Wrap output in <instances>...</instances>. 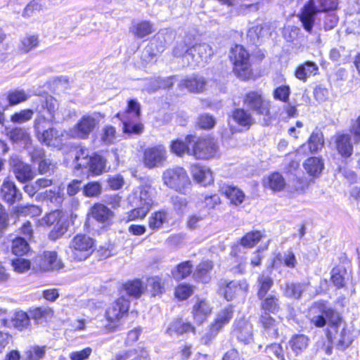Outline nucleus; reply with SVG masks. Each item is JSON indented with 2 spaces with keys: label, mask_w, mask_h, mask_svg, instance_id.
<instances>
[{
  "label": "nucleus",
  "mask_w": 360,
  "mask_h": 360,
  "mask_svg": "<svg viewBox=\"0 0 360 360\" xmlns=\"http://www.w3.org/2000/svg\"><path fill=\"white\" fill-rule=\"evenodd\" d=\"M102 192L101 185L96 181L90 182L86 184L83 188V193L85 196L92 198L99 195Z\"/></svg>",
  "instance_id": "13d9d810"
},
{
  "label": "nucleus",
  "mask_w": 360,
  "mask_h": 360,
  "mask_svg": "<svg viewBox=\"0 0 360 360\" xmlns=\"http://www.w3.org/2000/svg\"><path fill=\"white\" fill-rule=\"evenodd\" d=\"M91 156L89 155L86 149L81 148L77 152L75 162L77 168H85L89 166Z\"/></svg>",
  "instance_id": "6e6d98bb"
},
{
  "label": "nucleus",
  "mask_w": 360,
  "mask_h": 360,
  "mask_svg": "<svg viewBox=\"0 0 360 360\" xmlns=\"http://www.w3.org/2000/svg\"><path fill=\"white\" fill-rule=\"evenodd\" d=\"M190 171L193 179L202 186H206L214 181L212 172L207 167L194 164L191 166Z\"/></svg>",
  "instance_id": "a211bd4d"
},
{
  "label": "nucleus",
  "mask_w": 360,
  "mask_h": 360,
  "mask_svg": "<svg viewBox=\"0 0 360 360\" xmlns=\"http://www.w3.org/2000/svg\"><path fill=\"white\" fill-rule=\"evenodd\" d=\"M212 55L213 51L209 44H199L192 46L186 56H190L191 61H189V65L194 67L207 63Z\"/></svg>",
  "instance_id": "ddd939ff"
},
{
  "label": "nucleus",
  "mask_w": 360,
  "mask_h": 360,
  "mask_svg": "<svg viewBox=\"0 0 360 360\" xmlns=\"http://www.w3.org/2000/svg\"><path fill=\"white\" fill-rule=\"evenodd\" d=\"M34 103L37 104L35 109L41 110L44 113L46 110L51 119H55L56 112L58 109V102L52 96L45 95L40 96L37 98Z\"/></svg>",
  "instance_id": "aec40b11"
},
{
  "label": "nucleus",
  "mask_w": 360,
  "mask_h": 360,
  "mask_svg": "<svg viewBox=\"0 0 360 360\" xmlns=\"http://www.w3.org/2000/svg\"><path fill=\"white\" fill-rule=\"evenodd\" d=\"M162 180L166 186L182 194H186L191 184L186 170L179 166L165 169Z\"/></svg>",
  "instance_id": "7ed1b4c3"
},
{
  "label": "nucleus",
  "mask_w": 360,
  "mask_h": 360,
  "mask_svg": "<svg viewBox=\"0 0 360 360\" xmlns=\"http://www.w3.org/2000/svg\"><path fill=\"white\" fill-rule=\"evenodd\" d=\"M39 44V34L27 32L20 37L17 44V50L21 54H26L38 48Z\"/></svg>",
  "instance_id": "dca6fc26"
},
{
  "label": "nucleus",
  "mask_w": 360,
  "mask_h": 360,
  "mask_svg": "<svg viewBox=\"0 0 360 360\" xmlns=\"http://www.w3.org/2000/svg\"><path fill=\"white\" fill-rule=\"evenodd\" d=\"M167 150L164 146L148 148L143 154V163L149 169L162 167L167 160Z\"/></svg>",
  "instance_id": "f8f14e48"
},
{
  "label": "nucleus",
  "mask_w": 360,
  "mask_h": 360,
  "mask_svg": "<svg viewBox=\"0 0 360 360\" xmlns=\"http://www.w3.org/2000/svg\"><path fill=\"white\" fill-rule=\"evenodd\" d=\"M167 213L158 211L151 214L148 219V226L152 230L159 229L167 221Z\"/></svg>",
  "instance_id": "a19ab883"
},
{
  "label": "nucleus",
  "mask_w": 360,
  "mask_h": 360,
  "mask_svg": "<svg viewBox=\"0 0 360 360\" xmlns=\"http://www.w3.org/2000/svg\"><path fill=\"white\" fill-rule=\"evenodd\" d=\"M263 185L274 192H278L284 189L285 181L278 172H274L263 180Z\"/></svg>",
  "instance_id": "b1692460"
},
{
  "label": "nucleus",
  "mask_w": 360,
  "mask_h": 360,
  "mask_svg": "<svg viewBox=\"0 0 360 360\" xmlns=\"http://www.w3.org/2000/svg\"><path fill=\"white\" fill-rule=\"evenodd\" d=\"M257 297L258 299H262L274 285V280L269 274L262 272L257 278Z\"/></svg>",
  "instance_id": "a878e982"
},
{
  "label": "nucleus",
  "mask_w": 360,
  "mask_h": 360,
  "mask_svg": "<svg viewBox=\"0 0 360 360\" xmlns=\"http://www.w3.org/2000/svg\"><path fill=\"white\" fill-rule=\"evenodd\" d=\"M192 267L193 266L189 261L182 262L172 271V275L176 280L183 279L190 275Z\"/></svg>",
  "instance_id": "3c124183"
},
{
  "label": "nucleus",
  "mask_w": 360,
  "mask_h": 360,
  "mask_svg": "<svg viewBox=\"0 0 360 360\" xmlns=\"http://www.w3.org/2000/svg\"><path fill=\"white\" fill-rule=\"evenodd\" d=\"M309 345V338L304 335H295L289 341V345L296 356L304 351Z\"/></svg>",
  "instance_id": "7c9ffc66"
},
{
  "label": "nucleus",
  "mask_w": 360,
  "mask_h": 360,
  "mask_svg": "<svg viewBox=\"0 0 360 360\" xmlns=\"http://www.w3.org/2000/svg\"><path fill=\"white\" fill-rule=\"evenodd\" d=\"M233 337L245 344L252 342L253 340L252 326L246 321L241 319L236 321L231 332Z\"/></svg>",
  "instance_id": "2eb2a0df"
},
{
  "label": "nucleus",
  "mask_w": 360,
  "mask_h": 360,
  "mask_svg": "<svg viewBox=\"0 0 360 360\" xmlns=\"http://www.w3.org/2000/svg\"><path fill=\"white\" fill-rule=\"evenodd\" d=\"M30 250L27 241L23 238H16L12 241L11 252L15 255L22 256Z\"/></svg>",
  "instance_id": "79ce46f5"
},
{
  "label": "nucleus",
  "mask_w": 360,
  "mask_h": 360,
  "mask_svg": "<svg viewBox=\"0 0 360 360\" xmlns=\"http://www.w3.org/2000/svg\"><path fill=\"white\" fill-rule=\"evenodd\" d=\"M34 115V111L30 109H24L11 115V121L13 123H24L30 120Z\"/></svg>",
  "instance_id": "5fc2aeb1"
},
{
  "label": "nucleus",
  "mask_w": 360,
  "mask_h": 360,
  "mask_svg": "<svg viewBox=\"0 0 360 360\" xmlns=\"http://www.w3.org/2000/svg\"><path fill=\"white\" fill-rule=\"evenodd\" d=\"M134 207L127 213V221H134L138 219H143L149 210L141 206H131Z\"/></svg>",
  "instance_id": "0e129e2a"
},
{
  "label": "nucleus",
  "mask_w": 360,
  "mask_h": 360,
  "mask_svg": "<svg viewBox=\"0 0 360 360\" xmlns=\"http://www.w3.org/2000/svg\"><path fill=\"white\" fill-rule=\"evenodd\" d=\"M224 321H225L224 316L217 319L215 323H213L211 326V328H210L211 333L207 334L205 336H203L202 338V340H201L202 342L205 345H207L211 341L212 338L215 336L217 332L223 327V326L224 324Z\"/></svg>",
  "instance_id": "4d7b16f0"
},
{
  "label": "nucleus",
  "mask_w": 360,
  "mask_h": 360,
  "mask_svg": "<svg viewBox=\"0 0 360 360\" xmlns=\"http://www.w3.org/2000/svg\"><path fill=\"white\" fill-rule=\"evenodd\" d=\"M154 193L150 185H141L133 191L128 200L131 206H141L150 211L154 202Z\"/></svg>",
  "instance_id": "6e6552de"
},
{
  "label": "nucleus",
  "mask_w": 360,
  "mask_h": 360,
  "mask_svg": "<svg viewBox=\"0 0 360 360\" xmlns=\"http://www.w3.org/2000/svg\"><path fill=\"white\" fill-rule=\"evenodd\" d=\"M10 165L12 167L13 172L15 178L20 182L24 183L27 181L32 180L35 175L34 172L32 169L31 167L20 160L17 158H11Z\"/></svg>",
  "instance_id": "4468645a"
},
{
  "label": "nucleus",
  "mask_w": 360,
  "mask_h": 360,
  "mask_svg": "<svg viewBox=\"0 0 360 360\" xmlns=\"http://www.w3.org/2000/svg\"><path fill=\"white\" fill-rule=\"evenodd\" d=\"M153 32V25L148 21H143L133 27V33L139 38H143Z\"/></svg>",
  "instance_id": "603ef678"
},
{
  "label": "nucleus",
  "mask_w": 360,
  "mask_h": 360,
  "mask_svg": "<svg viewBox=\"0 0 360 360\" xmlns=\"http://www.w3.org/2000/svg\"><path fill=\"white\" fill-rule=\"evenodd\" d=\"M346 271L344 269L334 268L332 270L331 280L335 285L341 288L344 285L345 281Z\"/></svg>",
  "instance_id": "bf43d9fd"
},
{
  "label": "nucleus",
  "mask_w": 360,
  "mask_h": 360,
  "mask_svg": "<svg viewBox=\"0 0 360 360\" xmlns=\"http://www.w3.org/2000/svg\"><path fill=\"white\" fill-rule=\"evenodd\" d=\"M262 234L260 231H252L247 233L240 240V245L236 244L232 247L231 255L236 257L238 252L240 250V246L244 248H250L254 247L262 238Z\"/></svg>",
  "instance_id": "4be33fe9"
},
{
  "label": "nucleus",
  "mask_w": 360,
  "mask_h": 360,
  "mask_svg": "<svg viewBox=\"0 0 360 360\" xmlns=\"http://www.w3.org/2000/svg\"><path fill=\"white\" fill-rule=\"evenodd\" d=\"M212 268V264L210 262H202L197 266L193 277L202 283H207L210 280L209 273Z\"/></svg>",
  "instance_id": "4c0bfd02"
},
{
  "label": "nucleus",
  "mask_w": 360,
  "mask_h": 360,
  "mask_svg": "<svg viewBox=\"0 0 360 360\" xmlns=\"http://www.w3.org/2000/svg\"><path fill=\"white\" fill-rule=\"evenodd\" d=\"M191 330H194V327L190 323H184L182 320L176 319L174 321L167 330V333L172 335L173 333L181 335Z\"/></svg>",
  "instance_id": "58836bf2"
},
{
  "label": "nucleus",
  "mask_w": 360,
  "mask_h": 360,
  "mask_svg": "<svg viewBox=\"0 0 360 360\" xmlns=\"http://www.w3.org/2000/svg\"><path fill=\"white\" fill-rule=\"evenodd\" d=\"M226 198L230 200L231 204L237 206L243 202L245 194L236 187L229 186L226 187Z\"/></svg>",
  "instance_id": "a18cd8bd"
},
{
  "label": "nucleus",
  "mask_w": 360,
  "mask_h": 360,
  "mask_svg": "<svg viewBox=\"0 0 360 360\" xmlns=\"http://www.w3.org/2000/svg\"><path fill=\"white\" fill-rule=\"evenodd\" d=\"M259 300L262 301L261 307L265 311L276 313L280 309L279 298L276 295L269 294Z\"/></svg>",
  "instance_id": "473e14b6"
},
{
  "label": "nucleus",
  "mask_w": 360,
  "mask_h": 360,
  "mask_svg": "<svg viewBox=\"0 0 360 360\" xmlns=\"http://www.w3.org/2000/svg\"><path fill=\"white\" fill-rule=\"evenodd\" d=\"M304 167L310 176L317 177L322 172L324 164L321 158L312 157L308 158L305 161L304 163Z\"/></svg>",
  "instance_id": "cd10ccee"
},
{
  "label": "nucleus",
  "mask_w": 360,
  "mask_h": 360,
  "mask_svg": "<svg viewBox=\"0 0 360 360\" xmlns=\"http://www.w3.org/2000/svg\"><path fill=\"white\" fill-rule=\"evenodd\" d=\"M336 147L342 157L349 158L353 152L350 136L349 134L338 135L336 138Z\"/></svg>",
  "instance_id": "bb28decb"
},
{
  "label": "nucleus",
  "mask_w": 360,
  "mask_h": 360,
  "mask_svg": "<svg viewBox=\"0 0 360 360\" xmlns=\"http://www.w3.org/2000/svg\"><path fill=\"white\" fill-rule=\"evenodd\" d=\"M61 212L59 210L53 211L44 216L41 219V224L51 226L60 221Z\"/></svg>",
  "instance_id": "69168bd1"
},
{
  "label": "nucleus",
  "mask_w": 360,
  "mask_h": 360,
  "mask_svg": "<svg viewBox=\"0 0 360 360\" xmlns=\"http://www.w3.org/2000/svg\"><path fill=\"white\" fill-rule=\"evenodd\" d=\"M105 167V160L100 155H95L91 156L89 166H86V168H88L92 174L98 175L104 171Z\"/></svg>",
  "instance_id": "c03bdc74"
},
{
  "label": "nucleus",
  "mask_w": 360,
  "mask_h": 360,
  "mask_svg": "<svg viewBox=\"0 0 360 360\" xmlns=\"http://www.w3.org/2000/svg\"><path fill=\"white\" fill-rule=\"evenodd\" d=\"M31 263L24 258H18L12 260V267L17 273H24L30 269Z\"/></svg>",
  "instance_id": "e2e57ef3"
},
{
  "label": "nucleus",
  "mask_w": 360,
  "mask_h": 360,
  "mask_svg": "<svg viewBox=\"0 0 360 360\" xmlns=\"http://www.w3.org/2000/svg\"><path fill=\"white\" fill-rule=\"evenodd\" d=\"M46 352V347H30L25 352L23 360H40Z\"/></svg>",
  "instance_id": "de8ad7c7"
},
{
  "label": "nucleus",
  "mask_w": 360,
  "mask_h": 360,
  "mask_svg": "<svg viewBox=\"0 0 360 360\" xmlns=\"http://www.w3.org/2000/svg\"><path fill=\"white\" fill-rule=\"evenodd\" d=\"M174 76L168 77H158L150 81V86L147 89L148 92H154L160 89H169L173 86Z\"/></svg>",
  "instance_id": "e433bc0d"
},
{
  "label": "nucleus",
  "mask_w": 360,
  "mask_h": 360,
  "mask_svg": "<svg viewBox=\"0 0 360 360\" xmlns=\"http://www.w3.org/2000/svg\"><path fill=\"white\" fill-rule=\"evenodd\" d=\"M1 196L2 199L8 203L13 205L22 199V193L11 181H4L1 187Z\"/></svg>",
  "instance_id": "412c9836"
},
{
  "label": "nucleus",
  "mask_w": 360,
  "mask_h": 360,
  "mask_svg": "<svg viewBox=\"0 0 360 360\" xmlns=\"http://www.w3.org/2000/svg\"><path fill=\"white\" fill-rule=\"evenodd\" d=\"M174 34L172 30L169 29L160 30L153 36L149 45L144 49V57L148 55L150 60H153L157 54L164 51L167 45L174 39Z\"/></svg>",
  "instance_id": "39448f33"
},
{
  "label": "nucleus",
  "mask_w": 360,
  "mask_h": 360,
  "mask_svg": "<svg viewBox=\"0 0 360 360\" xmlns=\"http://www.w3.org/2000/svg\"><path fill=\"white\" fill-rule=\"evenodd\" d=\"M243 105L248 110L254 112L257 115L262 117V125L268 126L270 124L271 105L263 96L262 91H249L243 96Z\"/></svg>",
  "instance_id": "f03ea898"
},
{
  "label": "nucleus",
  "mask_w": 360,
  "mask_h": 360,
  "mask_svg": "<svg viewBox=\"0 0 360 360\" xmlns=\"http://www.w3.org/2000/svg\"><path fill=\"white\" fill-rule=\"evenodd\" d=\"M29 96L24 90L15 89L9 91L7 95V100L10 105H15L22 102L26 101Z\"/></svg>",
  "instance_id": "49530a36"
},
{
  "label": "nucleus",
  "mask_w": 360,
  "mask_h": 360,
  "mask_svg": "<svg viewBox=\"0 0 360 360\" xmlns=\"http://www.w3.org/2000/svg\"><path fill=\"white\" fill-rule=\"evenodd\" d=\"M233 119L239 125L249 128L255 121L251 112L243 108H237L233 112Z\"/></svg>",
  "instance_id": "c85d7f7f"
},
{
  "label": "nucleus",
  "mask_w": 360,
  "mask_h": 360,
  "mask_svg": "<svg viewBox=\"0 0 360 360\" xmlns=\"http://www.w3.org/2000/svg\"><path fill=\"white\" fill-rule=\"evenodd\" d=\"M101 114L94 112L81 117L72 129V135L81 139H86L98 125Z\"/></svg>",
  "instance_id": "1a4fd4ad"
},
{
  "label": "nucleus",
  "mask_w": 360,
  "mask_h": 360,
  "mask_svg": "<svg viewBox=\"0 0 360 360\" xmlns=\"http://www.w3.org/2000/svg\"><path fill=\"white\" fill-rule=\"evenodd\" d=\"M91 214L95 220L103 226L111 224L114 217L113 212L101 203H96L91 207Z\"/></svg>",
  "instance_id": "f3484780"
},
{
  "label": "nucleus",
  "mask_w": 360,
  "mask_h": 360,
  "mask_svg": "<svg viewBox=\"0 0 360 360\" xmlns=\"http://www.w3.org/2000/svg\"><path fill=\"white\" fill-rule=\"evenodd\" d=\"M53 310L50 308H35L30 311V319L39 321L42 318H46L48 316H53Z\"/></svg>",
  "instance_id": "680f3d73"
},
{
  "label": "nucleus",
  "mask_w": 360,
  "mask_h": 360,
  "mask_svg": "<svg viewBox=\"0 0 360 360\" xmlns=\"http://www.w3.org/2000/svg\"><path fill=\"white\" fill-rule=\"evenodd\" d=\"M171 201L173 205L174 210L179 214H182L185 212L187 205L188 201L186 198L183 197H179L177 195L172 196L171 198Z\"/></svg>",
  "instance_id": "774afa93"
},
{
  "label": "nucleus",
  "mask_w": 360,
  "mask_h": 360,
  "mask_svg": "<svg viewBox=\"0 0 360 360\" xmlns=\"http://www.w3.org/2000/svg\"><path fill=\"white\" fill-rule=\"evenodd\" d=\"M265 352L270 357L274 356L279 360H285L283 348L279 344L274 343L266 346Z\"/></svg>",
  "instance_id": "338daca9"
},
{
  "label": "nucleus",
  "mask_w": 360,
  "mask_h": 360,
  "mask_svg": "<svg viewBox=\"0 0 360 360\" xmlns=\"http://www.w3.org/2000/svg\"><path fill=\"white\" fill-rule=\"evenodd\" d=\"M33 267L41 271L59 270L63 267V264L58 258L56 252L46 251L42 255L36 256L32 262Z\"/></svg>",
  "instance_id": "9d476101"
},
{
  "label": "nucleus",
  "mask_w": 360,
  "mask_h": 360,
  "mask_svg": "<svg viewBox=\"0 0 360 360\" xmlns=\"http://www.w3.org/2000/svg\"><path fill=\"white\" fill-rule=\"evenodd\" d=\"M218 146L214 139L210 138H199L194 143L191 155L196 159H208L214 155Z\"/></svg>",
  "instance_id": "9b49d317"
},
{
  "label": "nucleus",
  "mask_w": 360,
  "mask_h": 360,
  "mask_svg": "<svg viewBox=\"0 0 360 360\" xmlns=\"http://www.w3.org/2000/svg\"><path fill=\"white\" fill-rule=\"evenodd\" d=\"M42 143L49 146H56L60 141V134L54 127H49L37 136Z\"/></svg>",
  "instance_id": "5701e85b"
},
{
  "label": "nucleus",
  "mask_w": 360,
  "mask_h": 360,
  "mask_svg": "<svg viewBox=\"0 0 360 360\" xmlns=\"http://www.w3.org/2000/svg\"><path fill=\"white\" fill-rule=\"evenodd\" d=\"M191 42L188 39H184L178 41L173 49V53L175 56L181 57L184 56L189 61L190 56H186L190 52Z\"/></svg>",
  "instance_id": "8fccbe9b"
},
{
  "label": "nucleus",
  "mask_w": 360,
  "mask_h": 360,
  "mask_svg": "<svg viewBox=\"0 0 360 360\" xmlns=\"http://www.w3.org/2000/svg\"><path fill=\"white\" fill-rule=\"evenodd\" d=\"M170 148L171 151L178 156H182L185 153L191 155V153L186 144L180 140L172 141Z\"/></svg>",
  "instance_id": "052dcab7"
},
{
  "label": "nucleus",
  "mask_w": 360,
  "mask_h": 360,
  "mask_svg": "<svg viewBox=\"0 0 360 360\" xmlns=\"http://www.w3.org/2000/svg\"><path fill=\"white\" fill-rule=\"evenodd\" d=\"M35 112L37 113V116L34 121V129L37 136L41 133L44 130H46V127L50 123H52L55 119H51V117H45L44 113H41V110L39 109H35Z\"/></svg>",
  "instance_id": "ea45409f"
},
{
  "label": "nucleus",
  "mask_w": 360,
  "mask_h": 360,
  "mask_svg": "<svg viewBox=\"0 0 360 360\" xmlns=\"http://www.w3.org/2000/svg\"><path fill=\"white\" fill-rule=\"evenodd\" d=\"M8 136L13 142H22L25 145L30 143L31 138L25 128L16 127L8 132Z\"/></svg>",
  "instance_id": "f704fd0d"
},
{
  "label": "nucleus",
  "mask_w": 360,
  "mask_h": 360,
  "mask_svg": "<svg viewBox=\"0 0 360 360\" xmlns=\"http://www.w3.org/2000/svg\"><path fill=\"white\" fill-rule=\"evenodd\" d=\"M146 288L139 280H134L128 282L124 285L123 291L129 296L135 298L139 297L145 291Z\"/></svg>",
  "instance_id": "c9c22d12"
},
{
  "label": "nucleus",
  "mask_w": 360,
  "mask_h": 360,
  "mask_svg": "<svg viewBox=\"0 0 360 360\" xmlns=\"http://www.w3.org/2000/svg\"><path fill=\"white\" fill-rule=\"evenodd\" d=\"M207 80L201 76L193 75L181 79L179 84L180 89L186 88L189 92L201 93L206 89Z\"/></svg>",
  "instance_id": "6ab92c4d"
},
{
  "label": "nucleus",
  "mask_w": 360,
  "mask_h": 360,
  "mask_svg": "<svg viewBox=\"0 0 360 360\" xmlns=\"http://www.w3.org/2000/svg\"><path fill=\"white\" fill-rule=\"evenodd\" d=\"M12 323L15 328L22 330L29 326L30 316L24 311H18L15 314Z\"/></svg>",
  "instance_id": "09e8293b"
},
{
  "label": "nucleus",
  "mask_w": 360,
  "mask_h": 360,
  "mask_svg": "<svg viewBox=\"0 0 360 360\" xmlns=\"http://www.w3.org/2000/svg\"><path fill=\"white\" fill-rule=\"evenodd\" d=\"M212 309L205 300L198 301L193 307V316L195 321L202 323L210 314Z\"/></svg>",
  "instance_id": "393cba45"
},
{
  "label": "nucleus",
  "mask_w": 360,
  "mask_h": 360,
  "mask_svg": "<svg viewBox=\"0 0 360 360\" xmlns=\"http://www.w3.org/2000/svg\"><path fill=\"white\" fill-rule=\"evenodd\" d=\"M319 68L316 64L313 62L307 61L298 67L295 72L297 78L305 81L307 77L317 73Z\"/></svg>",
  "instance_id": "2f4dec72"
},
{
  "label": "nucleus",
  "mask_w": 360,
  "mask_h": 360,
  "mask_svg": "<svg viewBox=\"0 0 360 360\" xmlns=\"http://www.w3.org/2000/svg\"><path fill=\"white\" fill-rule=\"evenodd\" d=\"M260 321L263 327L269 330V335L274 338L278 336L277 328H276L275 320L267 313L262 315L260 319Z\"/></svg>",
  "instance_id": "864d4df0"
},
{
  "label": "nucleus",
  "mask_w": 360,
  "mask_h": 360,
  "mask_svg": "<svg viewBox=\"0 0 360 360\" xmlns=\"http://www.w3.org/2000/svg\"><path fill=\"white\" fill-rule=\"evenodd\" d=\"M304 289L305 286L303 284L287 283L283 288V293L288 297L298 299Z\"/></svg>",
  "instance_id": "37998d69"
},
{
  "label": "nucleus",
  "mask_w": 360,
  "mask_h": 360,
  "mask_svg": "<svg viewBox=\"0 0 360 360\" xmlns=\"http://www.w3.org/2000/svg\"><path fill=\"white\" fill-rule=\"evenodd\" d=\"M337 6V0H309L300 15L304 29L309 33L311 32L316 15L319 12L336 9Z\"/></svg>",
  "instance_id": "f257e3e1"
},
{
  "label": "nucleus",
  "mask_w": 360,
  "mask_h": 360,
  "mask_svg": "<svg viewBox=\"0 0 360 360\" xmlns=\"http://www.w3.org/2000/svg\"><path fill=\"white\" fill-rule=\"evenodd\" d=\"M336 334L335 335L332 342H334L340 349H345L348 347L352 342L350 333L345 328H342L339 333L335 330Z\"/></svg>",
  "instance_id": "72a5a7b5"
},
{
  "label": "nucleus",
  "mask_w": 360,
  "mask_h": 360,
  "mask_svg": "<svg viewBox=\"0 0 360 360\" xmlns=\"http://www.w3.org/2000/svg\"><path fill=\"white\" fill-rule=\"evenodd\" d=\"M307 145L310 153H316L321 150L324 146V139L322 131L316 129L310 135Z\"/></svg>",
  "instance_id": "c756f323"
},
{
  "label": "nucleus",
  "mask_w": 360,
  "mask_h": 360,
  "mask_svg": "<svg viewBox=\"0 0 360 360\" xmlns=\"http://www.w3.org/2000/svg\"><path fill=\"white\" fill-rule=\"evenodd\" d=\"M229 59L233 65L234 73L241 79H247L251 75L250 55L240 45H236L230 51Z\"/></svg>",
  "instance_id": "20e7f679"
},
{
  "label": "nucleus",
  "mask_w": 360,
  "mask_h": 360,
  "mask_svg": "<svg viewBox=\"0 0 360 360\" xmlns=\"http://www.w3.org/2000/svg\"><path fill=\"white\" fill-rule=\"evenodd\" d=\"M129 307V301L122 296L107 309L105 318L109 324L105 326V328L108 330L113 331L115 330L120 320L128 311Z\"/></svg>",
  "instance_id": "0eeeda50"
},
{
  "label": "nucleus",
  "mask_w": 360,
  "mask_h": 360,
  "mask_svg": "<svg viewBox=\"0 0 360 360\" xmlns=\"http://www.w3.org/2000/svg\"><path fill=\"white\" fill-rule=\"evenodd\" d=\"M94 245L91 237L82 234L75 236L70 244L72 258L77 261L86 259L93 252Z\"/></svg>",
  "instance_id": "423d86ee"
}]
</instances>
